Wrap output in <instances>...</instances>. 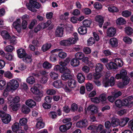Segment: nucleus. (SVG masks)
Listing matches in <instances>:
<instances>
[{
    "label": "nucleus",
    "instance_id": "4be33fe9",
    "mask_svg": "<svg viewBox=\"0 0 133 133\" xmlns=\"http://www.w3.org/2000/svg\"><path fill=\"white\" fill-rule=\"evenodd\" d=\"M17 53L18 57L19 58H23L26 55L25 50L21 49L17 50Z\"/></svg>",
    "mask_w": 133,
    "mask_h": 133
},
{
    "label": "nucleus",
    "instance_id": "c756f323",
    "mask_svg": "<svg viewBox=\"0 0 133 133\" xmlns=\"http://www.w3.org/2000/svg\"><path fill=\"white\" fill-rule=\"evenodd\" d=\"M78 31L79 34L81 35H84L87 32V29L84 26L80 27L78 29Z\"/></svg>",
    "mask_w": 133,
    "mask_h": 133
},
{
    "label": "nucleus",
    "instance_id": "13d9d810",
    "mask_svg": "<svg viewBox=\"0 0 133 133\" xmlns=\"http://www.w3.org/2000/svg\"><path fill=\"white\" fill-rule=\"evenodd\" d=\"M60 44L62 45L65 46H70L68 39L67 40H63L61 41Z\"/></svg>",
    "mask_w": 133,
    "mask_h": 133
},
{
    "label": "nucleus",
    "instance_id": "7ed1b4c3",
    "mask_svg": "<svg viewBox=\"0 0 133 133\" xmlns=\"http://www.w3.org/2000/svg\"><path fill=\"white\" fill-rule=\"evenodd\" d=\"M133 97L132 96H128L127 98L124 99L122 101V106L128 107H130L133 105Z\"/></svg>",
    "mask_w": 133,
    "mask_h": 133
},
{
    "label": "nucleus",
    "instance_id": "9b49d317",
    "mask_svg": "<svg viewBox=\"0 0 133 133\" xmlns=\"http://www.w3.org/2000/svg\"><path fill=\"white\" fill-rule=\"evenodd\" d=\"M118 41L117 38L115 37L111 38L109 40V44L112 47L118 46Z\"/></svg>",
    "mask_w": 133,
    "mask_h": 133
},
{
    "label": "nucleus",
    "instance_id": "a18cd8bd",
    "mask_svg": "<svg viewBox=\"0 0 133 133\" xmlns=\"http://www.w3.org/2000/svg\"><path fill=\"white\" fill-rule=\"evenodd\" d=\"M99 99L100 102H103L105 101L107 99L106 95L105 94H101L99 97Z\"/></svg>",
    "mask_w": 133,
    "mask_h": 133
},
{
    "label": "nucleus",
    "instance_id": "f3484780",
    "mask_svg": "<svg viewBox=\"0 0 133 133\" xmlns=\"http://www.w3.org/2000/svg\"><path fill=\"white\" fill-rule=\"evenodd\" d=\"M25 104L29 107L31 108L34 107L36 105L35 102L31 99L27 100L25 102Z\"/></svg>",
    "mask_w": 133,
    "mask_h": 133
},
{
    "label": "nucleus",
    "instance_id": "680f3d73",
    "mask_svg": "<svg viewBox=\"0 0 133 133\" xmlns=\"http://www.w3.org/2000/svg\"><path fill=\"white\" fill-rule=\"evenodd\" d=\"M67 54L61 51L59 52L58 54V56L59 58L62 59H64L67 56Z\"/></svg>",
    "mask_w": 133,
    "mask_h": 133
},
{
    "label": "nucleus",
    "instance_id": "a211bd4d",
    "mask_svg": "<svg viewBox=\"0 0 133 133\" xmlns=\"http://www.w3.org/2000/svg\"><path fill=\"white\" fill-rule=\"evenodd\" d=\"M114 63L117 65V68L118 67H121L123 65V62L122 59L118 58H117L114 59Z\"/></svg>",
    "mask_w": 133,
    "mask_h": 133
},
{
    "label": "nucleus",
    "instance_id": "4468645a",
    "mask_svg": "<svg viewBox=\"0 0 133 133\" xmlns=\"http://www.w3.org/2000/svg\"><path fill=\"white\" fill-rule=\"evenodd\" d=\"M36 0H30L29 3H27L26 6L27 8L30 11L33 12H35L37 11V10L32 6L31 4Z\"/></svg>",
    "mask_w": 133,
    "mask_h": 133
},
{
    "label": "nucleus",
    "instance_id": "4c0bfd02",
    "mask_svg": "<svg viewBox=\"0 0 133 133\" xmlns=\"http://www.w3.org/2000/svg\"><path fill=\"white\" fill-rule=\"evenodd\" d=\"M84 57V55L82 52H77L75 55V57L77 59L81 60Z\"/></svg>",
    "mask_w": 133,
    "mask_h": 133
},
{
    "label": "nucleus",
    "instance_id": "f8f14e48",
    "mask_svg": "<svg viewBox=\"0 0 133 133\" xmlns=\"http://www.w3.org/2000/svg\"><path fill=\"white\" fill-rule=\"evenodd\" d=\"M40 85L39 84H37L32 87L30 89L31 92L34 94H37L43 92L42 91H40L38 88Z\"/></svg>",
    "mask_w": 133,
    "mask_h": 133
},
{
    "label": "nucleus",
    "instance_id": "8fccbe9b",
    "mask_svg": "<svg viewBox=\"0 0 133 133\" xmlns=\"http://www.w3.org/2000/svg\"><path fill=\"white\" fill-rule=\"evenodd\" d=\"M34 97V99L35 100L38 102H39L41 100V98L43 96V92L37 94Z\"/></svg>",
    "mask_w": 133,
    "mask_h": 133
},
{
    "label": "nucleus",
    "instance_id": "9d476101",
    "mask_svg": "<svg viewBox=\"0 0 133 133\" xmlns=\"http://www.w3.org/2000/svg\"><path fill=\"white\" fill-rule=\"evenodd\" d=\"M87 110L90 111L92 114L97 113L98 111L97 107L93 105L89 106L87 108Z\"/></svg>",
    "mask_w": 133,
    "mask_h": 133
},
{
    "label": "nucleus",
    "instance_id": "bf43d9fd",
    "mask_svg": "<svg viewBox=\"0 0 133 133\" xmlns=\"http://www.w3.org/2000/svg\"><path fill=\"white\" fill-rule=\"evenodd\" d=\"M93 76L95 79H99L102 76V75L99 72H97L93 74Z\"/></svg>",
    "mask_w": 133,
    "mask_h": 133
},
{
    "label": "nucleus",
    "instance_id": "423d86ee",
    "mask_svg": "<svg viewBox=\"0 0 133 133\" xmlns=\"http://www.w3.org/2000/svg\"><path fill=\"white\" fill-rule=\"evenodd\" d=\"M104 126L101 124L99 125L96 128V131L99 133H110L111 130L110 129H103Z\"/></svg>",
    "mask_w": 133,
    "mask_h": 133
},
{
    "label": "nucleus",
    "instance_id": "864d4df0",
    "mask_svg": "<svg viewBox=\"0 0 133 133\" xmlns=\"http://www.w3.org/2000/svg\"><path fill=\"white\" fill-rule=\"evenodd\" d=\"M96 21L98 22H104V20L103 17L100 15L97 16L95 17Z\"/></svg>",
    "mask_w": 133,
    "mask_h": 133
},
{
    "label": "nucleus",
    "instance_id": "f03ea898",
    "mask_svg": "<svg viewBox=\"0 0 133 133\" xmlns=\"http://www.w3.org/2000/svg\"><path fill=\"white\" fill-rule=\"evenodd\" d=\"M115 80L114 77L112 76L110 79L108 78H104L103 79L102 84L103 86L105 87L113 86L115 84Z\"/></svg>",
    "mask_w": 133,
    "mask_h": 133
},
{
    "label": "nucleus",
    "instance_id": "4d7b16f0",
    "mask_svg": "<svg viewBox=\"0 0 133 133\" xmlns=\"http://www.w3.org/2000/svg\"><path fill=\"white\" fill-rule=\"evenodd\" d=\"M115 103L116 106L117 107L121 108L122 106V101L120 99H118L116 101Z\"/></svg>",
    "mask_w": 133,
    "mask_h": 133
},
{
    "label": "nucleus",
    "instance_id": "a19ab883",
    "mask_svg": "<svg viewBox=\"0 0 133 133\" xmlns=\"http://www.w3.org/2000/svg\"><path fill=\"white\" fill-rule=\"evenodd\" d=\"M43 67L46 69H49L52 68V65L48 62H44L43 64Z\"/></svg>",
    "mask_w": 133,
    "mask_h": 133
},
{
    "label": "nucleus",
    "instance_id": "cd10ccee",
    "mask_svg": "<svg viewBox=\"0 0 133 133\" xmlns=\"http://www.w3.org/2000/svg\"><path fill=\"white\" fill-rule=\"evenodd\" d=\"M106 67L108 69H116L117 65L114 63L110 62L109 63L107 64L106 65Z\"/></svg>",
    "mask_w": 133,
    "mask_h": 133
},
{
    "label": "nucleus",
    "instance_id": "473e14b6",
    "mask_svg": "<svg viewBox=\"0 0 133 133\" xmlns=\"http://www.w3.org/2000/svg\"><path fill=\"white\" fill-rule=\"evenodd\" d=\"M50 44L46 43L44 44L42 47V49L43 51L45 52L49 49L51 47Z\"/></svg>",
    "mask_w": 133,
    "mask_h": 133
},
{
    "label": "nucleus",
    "instance_id": "79ce46f5",
    "mask_svg": "<svg viewBox=\"0 0 133 133\" xmlns=\"http://www.w3.org/2000/svg\"><path fill=\"white\" fill-rule=\"evenodd\" d=\"M69 15L68 12H65L63 15H61L60 16V18L61 19H65L66 20L68 18V16Z\"/></svg>",
    "mask_w": 133,
    "mask_h": 133
},
{
    "label": "nucleus",
    "instance_id": "37998d69",
    "mask_svg": "<svg viewBox=\"0 0 133 133\" xmlns=\"http://www.w3.org/2000/svg\"><path fill=\"white\" fill-rule=\"evenodd\" d=\"M19 124L18 123H15L12 126V131L15 132L16 130L19 129Z\"/></svg>",
    "mask_w": 133,
    "mask_h": 133
},
{
    "label": "nucleus",
    "instance_id": "ea45409f",
    "mask_svg": "<svg viewBox=\"0 0 133 133\" xmlns=\"http://www.w3.org/2000/svg\"><path fill=\"white\" fill-rule=\"evenodd\" d=\"M123 41L127 44H131L132 42V40L129 37L125 36L123 38Z\"/></svg>",
    "mask_w": 133,
    "mask_h": 133
},
{
    "label": "nucleus",
    "instance_id": "1a4fd4ad",
    "mask_svg": "<svg viewBox=\"0 0 133 133\" xmlns=\"http://www.w3.org/2000/svg\"><path fill=\"white\" fill-rule=\"evenodd\" d=\"M8 103H17L19 101V97L16 96L14 98L12 96H9L8 97Z\"/></svg>",
    "mask_w": 133,
    "mask_h": 133
},
{
    "label": "nucleus",
    "instance_id": "774afa93",
    "mask_svg": "<svg viewBox=\"0 0 133 133\" xmlns=\"http://www.w3.org/2000/svg\"><path fill=\"white\" fill-rule=\"evenodd\" d=\"M71 109L73 111H76L78 109L77 105L75 103H73L71 106Z\"/></svg>",
    "mask_w": 133,
    "mask_h": 133
},
{
    "label": "nucleus",
    "instance_id": "39448f33",
    "mask_svg": "<svg viewBox=\"0 0 133 133\" xmlns=\"http://www.w3.org/2000/svg\"><path fill=\"white\" fill-rule=\"evenodd\" d=\"M116 32V30L115 28L113 27H110L107 30V36L109 37H113L115 36Z\"/></svg>",
    "mask_w": 133,
    "mask_h": 133
},
{
    "label": "nucleus",
    "instance_id": "5fc2aeb1",
    "mask_svg": "<svg viewBox=\"0 0 133 133\" xmlns=\"http://www.w3.org/2000/svg\"><path fill=\"white\" fill-rule=\"evenodd\" d=\"M122 82L125 85H127L129 83L130 78L128 76H126L122 78Z\"/></svg>",
    "mask_w": 133,
    "mask_h": 133
},
{
    "label": "nucleus",
    "instance_id": "bb28decb",
    "mask_svg": "<svg viewBox=\"0 0 133 133\" xmlns=\"http://www.w3.org/2000/svg\"><path fill=\"white\" fill-rule=\"evenodd\" d=\"M72 76L70 74H63L61 76V78L63 81H66L72 78Z\"/></svg>",
    "mask_w": 133,
    "mask_h": 133
},
{
    "label": "nucleus",
    "instance_id": "09e8293b",
    "mask_svg": "<svg viewBox=\"0 0 133 133\" xmlns=\"http://www.w3.org/2000/svg\"><path fill=\"white\" fill-rule=\"evenodd\" d=\"M109 11L112 12H117L118 11V8L114 6H111L108 8Z\"/></svg>",
    "mask_w": 133,
    "mask_h": 133
},
{
    "label": "nucleus",
    "instance_id": "c03bdc74",
    "mask_svg": "<svg viewBox=\"0 0 133 133\" xmlns=\"http://www.w3.org/2000/svg\"><path fill=\"white\" fill-rule=\"evenodd\" d=\"M131 14V12L128 10L124 11L122 13V15L126 17L130 16Z\"/></svg>",
    "mask_w": 133,
    "mask_h": 133
},
{
    "label": "nucleus",
    "instance_id": "6ab92c4d",
    "mask_svg": "<svg viewBox=\"0 0 133 133\" xmlns=\"http://www.w3.org/2000/svg\"><path fill=\"white\" fill-rule=\"evenodd\" d=\"M114 63L117 65V68L118 67H121L123 65V62L122 59L118 58H117L114 59Z\"/></svg>",
    "mask_w": 133,
    "mask_h": 133
},
{
    "label": "nucleus",
    "instance_id": "f704fd0d",
    "mask_svg": "<svg viewBox=\"0 0 133 133\" xmlns=\"http://www.w3.org/2000/svg\"><path fill=\"white\" fill-rule=\"evenodd\" d=\"M79 64V61L76 58H73L71 59V65L73 66H76Z\"/></svg>",
    "mask_w": 133,
    "mask_h": 133
},
{
    "label": "nucleus",
    "instance_id": "c85d7f7f",
    "mask_svg": "<svg viewBox=\"0 0 133 133\" xmlns=\"http://www.w3.org/2000/svg\"><path fill=\"white\" fill-rule=\"evenodd\" d=\"M23 60L27 63H31L32 61L31 56L27 54L23 58Z\"/></svg>",
    "mask_w": 133,
    "mask_h": 133
},
{
    "label": "nucleus",
    "instance_id": "72a5a7b5",
    "mask_svg": "<svg viewBox=\"0 0 133 133\" xmlns=\"http://www.w3.org/2000/svg\"><path fill=\"white\" fill-rule=\"evenodd\" d=\"M116 22L117 24L123 25L125 24L126 21L124 18L120 17L117 19Z\"/></svg>",
    "mask_w": 133,
    "mask_h": 133
},
{
    "label": "nucleus",
    "instance_id": "5701e85b",
    "mask_svg": "<svg viewBox=\"0 0 133 133\" xmlns=\"http://www.w3.org/2000/svg\"><path fill=\"white\" fill-rule=\"evenodd\" d=\"M77 78L79 83H82L84 82L85 77L84 75L82 73H78L77 75Z\"/></svg>",
    "mask_w": 133,
    "mask_h": 133
},
{
    "label": "nucleus",
    "instance_id": "de8ad7c7",
    "mask_svg": "<svg viewBox=\"0 0 133 133\" xmlns=\"http://www.w3.org/2000/svg\"><path fill=\"white\" fill-rule=\"evenodd\" d=\"M91 21L89 20L86 19L83 22V26L85 27H89L91 23Z\"/></svg>",
    "mask_w": 133,
    "mask_h": 133
},
{
    "label": "nucleus",
    "instance_id": "69168bd1",
    "mask_svg": "<svg viewBox=\"0 0 133 133\" xmlns=\"http://www.w3.org/2000/svg\"><path fill=\"white\" fill-rule=\"evenodd\" d=\"M14 49L13 46L11 45H8L5 48V50L7 52H12Z\"/></svg>",
    "mask_w": 133,
    "mask_h": 133
},
{
    "label": "nucleus",
    "instance_id": "6e6552de",
    "mask_svg": "<svg viewBox=\"0 0 133 133\" xmlns=\"http://www.w3.org/2000/svg\"><path fill=\"white\" fill-rule=\"evenodd\" d=\"M88 125V122L87 120L85 119L78 122L76 124L77 127L82 128L87 126Z\"/></svg>",
    "mask_w": 133,
    "mask_h": 133
},
{
    "label": "nucleus",
    "instance_id": "49530a36",
    "mask_svg": "<svg viewBox=\"0 0 133 133\" xmlns=\"http://www.w3.org/2000/svg\"><path fill=\"white\" fill-rule=\"evenodd\" d=\"M125 31L128 35H130L133 32V30L131 28L127 27L125 28Z\"/></svg>",
    "mask_w": 133,
    "mask_h": 133
},
{
    "label": "nucleus",
    "instance_id": "e433bc0d",
    "mask_svg": "<svg viewBox=\"0 0 133 133\" xmlns=\"http://www.w3.org/2000/svg\"><path fill=\"white\" fill-rule=\"evenodd\" d=\"M26 81L29 84H32L35 83V79L33 77L30 76L27 78Z\"/></svg>",
    "mask_w": 133,
    "mask_h": 133
},
{
    "label": "nucleus",
    "instance_id": "58836bf2",
    "mask_svg": "<svg viewBox=\"0 0 133 133\" xmlns=\"http://www.w3.org/2000/svg\"><path fill=\"white\" fill-rule=\"evenodd\" d=\"M103 69V65L100 63L97 64L96 66V71L97 72H99L102 71Z\"/></svg>",
    "mask_w": 133,
    "mask_h": 133
},
{
    "label": "nucleus",
    "instance_id": "dca6fc26",
    "mask_svg": "<svg viewBox=\"0 0 133 133\" xmlns=\"http://www.w3.org/2000/svg\"><path fill=\"white\" fill-rule=\"evenodd\" d=\"M68 85L70 88H74L76 86V81L73 78H71L68 81Z\"/></svg>",
    "mask_w": 133,
    "mask_h": 133
},
{
    "label": "nucleus",
    "instance_id": "20e7f679",
    "mask_svg": "<svg viewBox=\"0 0 133 133\" xmlns=\"http://www.w3.org/2000/svg\"><path fill=\"white\" fill-rule=\"evenodd\" d=\"M21 20L20 18L17 19L14 22L13 24V25L14 28L18 32H19L21 31Z\"/></svg>",
    "mask_w": 133,
    "mask_h": 133
},
{
    "label": "nucleus",
    "instance_id": "b1692460",
    "mask_svg": "<svg viewBox=\"0 0 133 133\" xmlns=\"http://www.w3.org/2000/svg\"><path fill=\"white\" fill-rule=\"evenodd\" d=\"M60 72L63 74H70V70L66 67H61L60 69Z\"/></svg>",
    "mask_w": 133,
    "mask_h": 133
},
{
    "label": "nucleus",
    "instance_id": "7c9ffc66",
    "mask_svg": "<svg viewBox=\"0 0 133 133\" xmlns=\"http://www.w3.org/2000/svg\"><path fill=\"white\" fill-rule=\"evenodd\" d=\"M111 125L114 127L119 125V120L117 118L113 119L111 121Z\"/></svg>",
    "mask_w": 133,
    "mask_h": 133
},
{
    "label": "nucleus",
    "instance_id": "f257e3e1",
    "mask_svg": "<svg viewBox=\"0 0 133 133\" xmlns=\"http://www.w3.org/2000/svg\"><path fill=\"white\" fill-rule=\"evenodd\" d=\"M18 82L14 79H12L7 84V89L9 90H15L18 87Z\"/></svg>",
    "mask_w": 133,
    "mask_h": 133
},
{
    "label": "nucleus",
    "instance_id": "052dcab7",
    "mask_svg": "<svg viewBox=\"0 0 133 133\" xmlns=\"http://www.w3.org/2000/svg\"><path fill=\"white\" fill-rule=\"evenodd\" d=\"M27 121V119L25 118L21 119L19 121V123L21 125H26Z\"/></svg>",
    "mask_w": 133,
    "mask_h": 133
},
{
    "label": "nucleus",
    "instance_id": "6e6d98bb",
    "mask_svg": "<svg viewBox=\"0 0 133 133\" xmlns=\"http://www.w3.org/2000/svg\"><path fill=\"white\" fill-rule=\"evenodd\" d=\"M6 82L5 81L3 80H0V89H4L5 87Z\"/></svg>",
    "mask_w": 133,
    "mask_h": 133
},
{
    "label": "nucleus",
    "instance_id": "412c9836",
    "mask_svg": "<svg viewBox=\"0 0 133 133\" xmlns=\"http://www.w3.org/2000/svg\"><path fill=\"white\" fill-rule=\"evenodd\" d=\"M37 123L36 124V127L37 128L41 129L44 128V123L43 122L42 119L41 118L38 119Z\"/></svg>",
    "mask_w": 133,
    "mask_h": 133
},
{
    "label": "nucleus",
    "instance_id": "603ef678",
    "mask_svg": "<svg viewBox=\"0 0 133 133\" xmlns=\"http://www.w3.org/2000/svg\"><path fill=\"white\" fill-rule=\"evenodd\" d=\"M85 85L87 90L88 91H90L93 88L92 85L90 83H87Z\"/></svg>",
    "mask_w": 133,
    "mask_h": 133
},
{
    "label": "nucleus",
    "instance_id": "338daca9",
    "mask_svg": "<svg viewBox=\"0 0 133 133\" xmlns=\"http://www.w3.org/2000/svg\"><path fill=\"white\" fill-rule=\"evenodd\" d=\"M88 44V45H91L95 43V41L92 37L90 38L87 41Z\"/></svg>",
    "mask_w": 133,
    "mask_h": 133
},
{
    "label": "nucleus",
    "instance_id": "ddd939ff",
    "mask_svg": "<svg viewBox=\"0 0 133 133\" xmlns=\"http://www.w3.org/2000/svg\"><path fill=\"white\" fill-rule=\"evenodd\" d=\"M64 31V28L58 27L56 30L55 35L58 37H61L62 36Z\"/></svg>",
    "mask_w": 133,
    "mask_h": 133
},
{
    "label": "nucleus",
    "instance_id": "aec40b11",
    "mask_svg": "<svg viewBox=\"0 0 133 133\" xmlns=\"http://www.w3.org/2000/svg\"><path fill=\"white\" fill-rule=\"evenodd\" d=\"M11 119V116L7 114L5 115L2 120L4 123L7 124L10 121Z\"/></svg>",
    "mask_w": 133,
    "mask_h": 133
},
{
    "label": "nucleus",
    "instance_id": "2f4dec72",
    "mask_svg": "<svg viewBox=\"0 0 133 133\" xmlns=\"http://www.w3.org/2000/svg\"><path fill=\"white\" fill-rule=\"evenodd\" d=\"M1 34L4 39H9L10 38V36L7 31H4L2 32Z\"/></svg>",
    "mask_w": 133,
    "mask_h": 133
},
{
    "label": "nucleus",
    "instance_id": "0eeeda50",
    "mask_svg": "<svg viewBox=\"0 0 133 133\" xmlns=\"http://www.w3.org/2000/svg\"><path fill=\"white\" fill-rule=\"evenodd\" d=\"M72 124V122H70L65 125H61L59 128L60 131L62 132L66 131L71 128Z\"/></svg>",
    "mask_w": 133,
    "mask_h": 133
},
{
    "label": "nucleus",
    "instance_id": "2eb2a0df",
    "mask_svg": "<svg viewBox=\"0 0 133 133\" xmlns=\"http://www.w3.org/2000/svg\"><path fill=\"white\" fill-rule=\"evenodd\" d=\"M53 85L55 88H59L63 86V84L61 80L59 79L54 81Z\"/></svg>",
    "mask_w": 133,
    "mask_h": 133
},
{
    "label": "nucleus",
    "instance_id": "0e129e2a",
    "mask_svg": "<svg viewBox=\"0 0 133 133\" xmlns=\"http://www.w3.org/2000/svg\"><path fill=\"white\" fill-rule=\"evenodd\" d=\"M37 21L35 19L32 20L29 26V28L30 29H32L33 27L34 26L37 24Z\"/></svg>",
    "mask_w": 133,
    "mask_h": 133
},
{
    "label": "nucleus",
    "instance_id": "c9c22d12",
    "mask_svg": "<svg viewBox=\"0 0 133 133\" xmlns=\"http://www.w3.org/2000/svg\"><path fill=\"white\" fill-rule=\"evenodd\" d=\"M30 109L25 105H23L22 108V111L25 114H28L30 112Z\"/></svg>",
    "mask_w": 133,
    "mask_h": 133
},
{
    "label": "nucleus",
    "instance_id": "e2e57ef3",
    "mask_svg": "<svg viewBox=\"0 0 133 133\" xmlns=\"http://www.w3.org/2000/svg\"><path fill=\"white\" fill-rule=\"evenodd\" d=\"M49 115L50 118L52 119H54L57 117V114L55 112L51 111L49 112Z\"/></svg>",
    "mask_w": 133,
    "mask_h": 133
},
{
    "label": "nucleus",
    "instance_id": "3c124183",
    "mask_svg": "<svg viewBox=\"0 0 133 133\" xmlns=\"http://www.w3.org/2000/svg\"><path fill=\"white\" fill-rule=\"evenodd\" d=\"M68 40L70 45L75 44L77 42L76 38H74V37H71L68 38Z\"/></svg>",
    "mask_w": 133,
    "mask_h": 133
},
{
    "label": "nucleus",
    "instance_id": "393cba45",
    "mask_svg": "<svg viewBox=\"0 0 133 133\" xmlns=\"http://www.w3.org/2000/svg\"><path fill=\"white\" fill-rule=\"evenodd\" d=\"M129 120V118L125 117L123 118L121 121L119 120V125L122 127L124 126Z\"/></svg>",
    "mask_w": 133,
    "mask_h": 133
},
{
    "label": "nucleus",
    "instance_id": "a878e982",
    "mask_svg": "<svg viewBox=\"0 0 133 133\" xmlns=\"http://www.w3.org/2000/svg\"><path fill=\"white\" fill-rule=\"evenodd\" d=\"M49 75L50 78L54 80L57 79L59 77V75L57 73L53 71L50 72Z\"/></svg>",
    "mask_w": 133,
    "mask_h": 133
}]
</instances>
